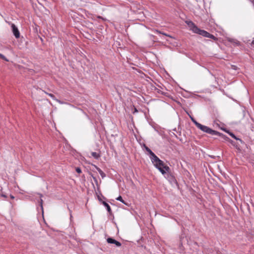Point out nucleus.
Segmentation results:
<instances>
[{"mask_svg": "<svg viewBox=\"0 0 254 254\" xmlns=\"http://www.w3.org/2000/svg\"><path fill=\"white\" fill-rule=\"evenodd\" d=\"M97 18H99V19H102L103 20H106V18H103V17H101V16H97Z\"/></svg>", "mask_w": 254, "mask_h": 254, "instance_id": "obj_19", "label": "nucleus"}, {"mask_svg": "<svg viewBox=\"0 0 254 254\" xmlns=\"http://www.w3.org/2000/svg\"><path fill=\"white\" fill-rule=\"evenodd\" d=\"M152 163L158 169V168H162L163 166H165L164 162L161 160L157 156L153 157V158L151 160Z\"/></svg>", "mask_w": 254, "mask_h": 254, "instance_id": "obj_3", "label": "nucleus"}, {"mask_svg": "<svg viewBox=\"0 0 254 254\" xmlns=\"http://www.w3.org/2000/svg\"><path fill=\"white\" fill-rule=\"evenodd\" d=\"M92 177H93V179H94V180H96V178H95V177H93V176H92Z\"/></svg>", "mask_w": 254, "mask_h": 254, "instance_id": "obj_22", "label": "nucleus"}, {"mask_svg": "<svg viewBox=\"0 0 254 254\" xmlns=\"http://www.w3.org/2000/svg\"><path fill=\"white\" fill-rule=\"evenodd\" d=\"M186 23L189 27L190 30H191L193 33L198 34L204 37L210 38L215 40L216 39V38L214 35L210 34L204 30H201L198 28L197 26L192 21H186Z\"/></svg>", "mask_w": 254, "mask_h": 254, "instance_id": "obj_1", "label": "nucleus"}, {"mask_svg": "<svg viewBox=\"0 0 254 254\" xmlns=\"http://www.w3.org/2000/svg\"><path fill=\"white\" fill-rule=\"evenodd\" d=\"M145 148L146 150L149 153L150 155V159L152 160L153 158V157L156 156V155L149 149L148 147L144 145Z\"/></svg>", "mask_w": 254, "mask_h": 254, "instance_id": "obj_7", "label": "nucleus"}, {"mask_svg": "<svg viewBox=\"0 0 254 254\" xmlns=\"http://www.w3.org/2000/svg\"><path fill=\"white\" fill-rule=\"evenodd\" d=\"M159 171L163 174L164 175L167 172H168L170 170V168L167 166H163L162 168H158Z\"/></svg>", "mask_w": 254, "mask_h": 254, "instance_id": "obj_6", "label": "nucleus"}, {"mask_svg": "<svg viewBox=\"0 0 254 254\" xmlns=\"http://www.w3.org/2000/svg\"><path fill=\"white\" fill-rule=\"evenodd\" d=\"M75 170H76V172H77V173H79V174H80V173H81V169H80V168H79V167H77V168H76Z\"/></svg>", "mask_w": 254, "mask_h": 254, "instance_id": "obj_17", "label": "nucleus"}, {"mask_svg": "<svg viewBox=\"0 0 254 254\" xmlns=\"http://www.w3.org/2000/svg\"><path fill=\"white\" fill-rule=\"evenodd\" d=\"M229 135L233 138H234V139H235L236 140H240L241 141H242V140L239 138L238 137H237L232 132H231L230 131H228L227 132Z\"/></svg>", "mask_w": 254, "mask_h": 254, "instance_id": "obj_11", "label": "nucleus"}, {"mask_svg": "<svg viewBox=\"0 0 254 254\" xmlns=\"http://www.w3.org/2000/svg\"><path fill=\"white\" fill-rule=\"evenodd\" d=\"M116 199L117 200H119V201H120L121 202H122V203H123L124 204H125V205H128V203L126 202L122 198V196H118Z\"/></svg>", "mask_w": 254, "mask_h": 254, "instance_id": "obj_12", "label": "nucleus"}, {"mask_svg": "<svg viewBox=\"0 0 254 254\" xmlns=\"http://www.w3.org/2000/svg\"><path fill=\"white\" fill-rule=\"evenodd\" d=\"M0 57L4 60L8 61V60L5 57V56L1 54H0Z\"/></svg>", "mask_w": 254, "mask_h": 254, "instance_id": "obj_16", "label": "nucleus"}, {"mask_svg": "<svg viewBox=\"0 0 254 254\" xmlns=\"http://www.w3.org/2000/svg\"><path fill=\"white\" fill-rule=\"evenodd\" d=\"M135 112H137V111L136 109H135Z\"/></svg>", "mask_w": 254, "mask_h": 254, "instance_id": "obj_24", "label": "nucleus"}, {"mask_svg": "<svg viewBox=\"0 0 254 254\" xmlns=\"http://www.w3.org/2000/svg\"><path fill=\"white\" fill-rule=\"evenodd\" d=\"M107 242L109 244H115L117 247H120L121 246V243L116 240L112 238H108L107 239Z\"/></svg>", "mask_w": 254, "mask_h": 254, "instance_id": "obj_5", "label": "nucleus"}, {"mask_svg": "<svg viewBox=\"0 0 254 254\" xmlns=\"http://www.w3.org/2000/svg\"><path fill=\"white\" fill-rule=\"evenodd\" d=\"M156 32L157 33H160V34H162L163 35H164L165 36H169V35H168L167 34H165V33H162L161 32L158 31V30H156Z\"/></svg>", "mask_w": 254, "mask_h": 254, "instance_id": "obj_18", "label": "nucleus"}, {"mask_svg": "<svg viewBox=\"0 0 254 254\" xmlns=\"http://www.w3.org/2000/svg\"><path fill=\"white\" fill-rule=\"evenodd\" d=\"M103 204L105 206V207H106L108 212L109 213H111V209L110 205L107 202H106L105 201H103Z\"/></svg>", "mask_w": 254, "mask_h": 254, "instance_id": "obj_8", "label": "nucleus"}, {"mask_svg": "<svg viewBox=\"0 0 254 254\" xmlns=\"http://www.w3.org/2000/svg\"><path fill=\"white\" fill-rule=\"evenodd\" d=\"M38 195H39V196L40 197V201H39V203H40V205L41 206V209L42 210V212H43V200L41 198V197L43 196V195L41 193H37Z\"/></svg>", "mask_w": 254, "mask_h": 254, "instance_id": "obj_10", "label": "nucleus"}, {"mask_svg": "<svg viewBox=\"0 0 254 254\" xmlns=\"http://www.w3.org/2000/svg\"><path fill=\"white\" fill-rule=\"evenodd\" d=\"M91 155L92 156L95 158V159H98L99 157H100V155L99 154H98L96 152H93L91 153Z\"/></svg>", "mask_w": 254, "mask_h": 254, "instance_id": "obj_13", "label": "nucleus"}, {"mask_svg": "<svg viewBox=\"0 0 254 254\" xmlns=\"http://www.w3.org/2000/svg\"><path fill=\"white\" fill-rule=\"evenodd\" d=\"M37 1H38V2L40 4L42 5V4L41 3V2L39 1L38 0H37Z\"/></svg>", "mask_w": 254, "mask_h": 254, "instance_id": "obj_21", "label": "nucleus"}, {"mask_svg": "<svg viewBox=\"0 0 254 254\" xmlns=\"http://www.w3.org/2000/svg\"><path fill=\"white\" fill-rule=\"evenodd\" d=\"M158 93H161L162 94H164V93H163V92H162L160 91L159 90H158Z\"/></svg>", "mask_w": 254, "mask_h": 254, "instance_id": "obj_20", "label": "nucleus"}, {"mask_svg": "<svg viewBox=\"0 0 254 254\" xmlns=\"http://www.w3.org/2000/svg\"><path fill=\"white\" fill-rule=\"evenodd\" d=\"M94 166L96 168V169H97V170L98 171V172L99 173V174H100L101 177L102 178H104L106 176L105 174L99 168L97 167L96 166Z\"/></svg>", "mask_w": 254, "mask_h": 254, "instance_id": "obj_9", "label": "nucleus"}, {"mask_svg": "<svg viewBox=\"0 0 254 254\" xmlns=\"http://www.w3.org/2000/svg\"><path fill=\"white\" fill-rule=\"evenodd\" d=\"M189 116H190V118L191 119V120L192 121V122L194 124V125L196 126H197L198 125L199 123L196 122V121L191 116L189 115Z\"/></svg>", "mask_w": 254, "mask_h": 254, "instance_id": "obj_14", "label": "nucleus"}, {"mask_svg": "<svg viewBox=\"0 0 254 254\" xmlns=\"http://www.w3.org/2000/svg\"><path fill=\"white\" fill-rule=\"evenodd\" d=\"M196 127L197 128H198L199 129H200L201 131H202L204 132L207 133L211 134L212 135H218V136L222 135L223 136V138L224 139H228L230 140L228 137H227L225 135H223L221 133H220L217 131L213 130L211 128H210V127H209L207 126L202 125L200 123L198 124V125L196 126Z\"/></svg>", "mask_w": 254, "mask_h": 254, "instance_id": "obj_2", "label": "nucleus"}, {"mask_svg": "<svg viewBox=\"0 0 254 254\" xmlns=\"http://www.w3.org/2000/svg\"><path fill=\"white\" fill-rule=\"evenodd\" d=\"M252 2L253 3H254V0H253L252 1Z\"/></svg>", "mask_w": 254, "mask_h": 254, "instance_id": "obj_23", "label": "nucleus"}, {"mask_svg": "<svg viewBox=\"0 0 254 254\" xmlns=\"http://www.w3.org/2000/svg\"><path fill=\"white\" fill-rule=\"evenodd\" d=\"M252 43H253V44H254V41H253Z\"/></svg>", "mask_w": 254, "mask_h": 254, "instance_id": "obj_25", "label": "nucleus"}, {"mask_svg": "<svg viewBox=\"0 0 254 254\" xmlns=\"http://www.w3.org/2000/svg\"><path fill=\"white\" fill-rule=\"evenodd\" d=\"M11 27L12 33H13V35H14L15 37L17 39L19 38L20 37V32H19L17 27L13 23H12L11 24Z\"/></svg>", "mask_w": 254, "mask_h": 254, "instance_id": "obj_4", "label": "nucleus"}, {"mask_svg": "<svg viewBox=\"0 0 254 254\" xmlns=\"http://www.w3.org/2000/svg\"><path fill=\"white\" fill-rule=\"evenodd\" d=\"M45 93L47 94H48L50 97H51L53 100H56V98H55V96L52 94H51V93H48L46 92H45Z\"/></svg>", "mask_w": 254, "mask_h": 254, "instance_id": "obj_15", "label": "nucleus"}]
</instances>
